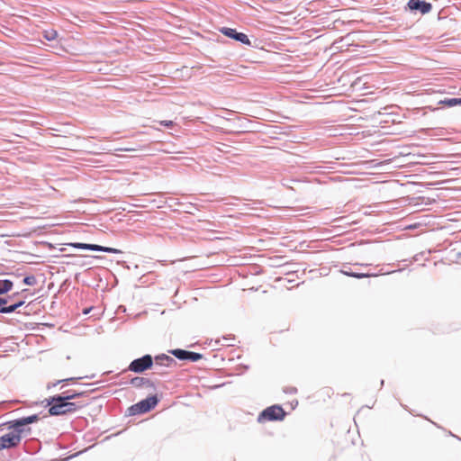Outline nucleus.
<instances>
[{
  "mask_svg": "<svg viewBox=\"0 0 461 461\" xmlns=\"http://www.w3.org/2000/svg\"><path fill=\"white\" fill-rule=\"evenodd\" d=\"M47 405L50 406L49 413L51 416H60L74 413L86 405L79 402H68L59 395H54L47 399Z\"/></svg>",
  "mask_w": 461,
  "mask_h": 461,
  "instance_id": "obj_1",
  "label": "nucleus"
},
{
  "mask_svg": "<svg viewBox=\"0 0 461 461\" xmlns=\"http://www.w3.org/2000/svg\"><path fill=\"white\" fill-rule=\"evenodd\" d=\"M40 420L38 414H32L31 416L23 417L19 419H15L8 421L6 424L8 425L9 429H16L18 432H21L23 435H30L32 432L31 428H26V425L34 423Z\"/></svg>",
  "mask_w": 461,
  "mask_h": 461,
  "instance_id": "obj_2",
  "label": "nucleus"
},
{
  "mask_svg": "<svg viewBox=\"0 0 461 461\" xmlns=\"http://www.w3.org/2000/svg\"><path fill=\"white\" fill-rule=\"evenodd\" d=\"M286 412L281 405H272L263 410L258 415V421L263 420L269 421H280L285 419Z\"/></svg>",
  "mask_w": 461,
  "mask_h": 461,
  "instance_id": "obj_3",
  "label": "nucleus"
},
{
  "mask_svg": "<svg viewBox=\"0 0 461 461\" xmlns=\"http://www.w3.org/2000/svg\"><path fill=\"white\" fill-rule=\"evenodd\" d=\"M153 366V358L150 355L147 354L141 357L136 358L131 362L128 370L134 373H142Z\"/></svg>",
  "mask_w": 461,
  "mask_h": 461,
  "instance_id": "obj_4",
  "label": "nucleus"
},
{
  "mask_svg": "<svg viewBox=\"0 0 461 461\" xmlns=\"http://www.w3.org/2000/svg\"><path fill=\"white\" fill-rule=\"evenodd\" d=\"M23 434L16 429L0 437V450L17 447L22 440Z\"/></svg>",
  "mask_w": 461,
  "mask_h": 461,
  "instance_id": "obj_5",
  "label": "nucleus"
},
{
  "mask_svg": "<svg viewBox=\"0 0 461 461\" xmlns=\"http://www.w3.org/2000/svg\"><path fill=\"white\" fill-rule=\"evenodd\" d=\"M219 32L222 33L224 36L230 38L236 41H239L243 45L251 46V41L249 39V37L243 32H237L233 28L221 27L219 29Z\"/></svg>",
  "mask_w": 461,
  "mask_h": 461,
  "instance_id": "obj_6",
  "label": "nucleus"
},
{
  "mask_svg": "<svg viewBox=\"0 0 461 461\" xmlns=\"http://www.w3.org/2000/svg\"><path fill=\"white\" fill-rule=\"evenodd\" d=\"M170 353L177 359L182 361L197 362L203 358V355L197 352L188 351L185 349L176 348Z\"/></svg>",
  "mask_w": 461,
  "mask_h": 461,
  "instance_id": "obj_7",
  "label": "nucleus"
},
{
  "mask_svg": "<svg viewBox=\"0 0 461 461\" xmlns=\"http://www.w3.org/2000/svg\"><path fill=\"white\" fill-rule=\"evenodd\" d=\"M407 5L411 11H419L422 14L429 13L432 9V5L424 0H409Z\"/></svg>",
  "mask_w": 461,
  "mask_h": 461,
  "instance_id": "obj_8",
  "label": "nucleus"
},
{
  "mask_svg": "<svg viewBox=\"0 0 461 461\" xmlns=\"http://www.w3.org/2000/svg\"><path fill=\"white\" fill-rule=\"evenodd\" d=\"M158 401L159 400L157 395L149 396L146 399L141 400L138 402L140 405L138 408L139 410H140V411H142V413L149 412L153 408H155Z\"/></svg>",
  "mask_w": 461,
  "mask_h": 461,
  "instance_id": "obj_9",
  "label": "nucleus"
},
{
  "mask_svg": "<svg viewBox=\"0 0 461 461\" xmlns=\"http://www.w3.org/2000/svg\"><path fill=\"white\" fill-rule=\"evenodd\" d=\"M154 360H155V369H158V367H167L170 365H172L173 363H175L174 358H172L171 357H169L166 354H161V355L156 356Z\"/></svg>",
  "mask_w": 461,
  "mask_h": 461,
  "instance_id": "obj_10",
  "label": "nucleus"
},
{
  "mask_svg": "<svg viewBox=\"0 0 461 461\" xmlns=\"http://www.w3.org/2000/svg\"><path fill=\"white\" fill-rule=\"evenodd\" d=\"M130 384L136 388H141V387H155L154 383L149 380V378L145 377H133L131 379Z\"/></svg>",
  "mask_w": 461,
  "mask_h": 461,
  "instance_id": "obj_11",
  "label": "nucleus"
},
{
  "mask_svg": "<svg viewBox=\"0 0 461 461\" xmlns=\"http://www.w3.org/2000/svg\"><path fill=\"white\" fill-rule=\"evenodd\" d=\"M340 272L347 276H351V277H355L357 279L378 276V274L353 272L350 270L349 267H348L346 266L343 267V268L340 270Z\"/></svg>",
  "mask_w": 461,
  "mask_h": 461,
  "instance_id": "obj_12",
  "label": "nucleus"
},
{
  "mask_svg": "<svg viewBox=\"0 0 461 461\" xmlns=\"http://www.w3.org/2000/svg\"><path fill=\"white\" fill-rule=\"evenodd\" d=\"M25 302L23 300H19L6 307L0 308V313H12L14 312L18 308L22 307Z\"/></svg>",
  "mask_w": 461,
  "mask_h": 461,
  "instance_id": "obj_13",
  "label": "nucleus"
},
{
  "mask_svg": "<svg viewBox=\"0 0 461 461\" xmlns=\"http://www.w3.org/2000/svg\"><path fill=\"white\" fill-rule=\"evenodd\" d=\"M85 394L84 392H77L74 390H68L64 392L62 394H59L60 398H64L66 401L71 402V400H75L78 397H81Z\"/></svg>",
  "mask_w": 461,
  "mask_h": 461,
  "instance_id": "obj_14",
  "label": "nucleus"
},
{
  "mask_svg": "<svg viewBox=\"0 0 461 461\" xmlns=\"http://www.w3.org/2000/svg\"><path fill=\"white\" fill-rule=\"evenodd\" d=\"M14 287V282L10 279L0 280V295L6 294Z\"/></svg>",
  "mask_w": 461,
  "mask_h": 461,
  "instance_id": "obj_15",
  "label": "nucleus"
},
{
  "mask_svg": "<svg viewBox=\"0 0 461 461\" xmlns=\"http://www.w3.org/2000/svg\"><path fill=\"white\" fill-rule=\"evenodd\" d=\"M438 104L446 105L448 107L461 105V98H459V97L445 98L443 100L438 101Z\"/></svg>",
  "mask_w": 461,
  "mask_h": 461,
  "instance_id": "obj_16",
  "label": "nucleus"
},
{
  "mask_svg": "<svg viewBox=\"0 0 461 461\" xmlns=\"http://www.w3.org/2000/svg\"><path fill=\"white\" fill-rule=\"evenodd\" d=\"M23 283L26 285L33 286L37 284V278L33 275L26 276L23 278Z\"/></svg>",
  "mask_w": 461,
  "mask_h": 461,
  "instance_id": "obj_17",
  "label": "nucleus"
},
{
  "mask_svg": "<svg viewBox=\"0 0 461 461\" xmlns=\"http://www.w3.org/2000/svg\"><path fill=\"white\" fill-rule=\"evenodd\" d=\"M43 37L47 41H50L58 37V32L55 30L44 31Z\"/></svg>",
  "mask_w": 461,
  "mask_h": 461,
  "instance_id": "obj_18",
  "label": "nucleus"
},
{
  "mask_svg": "<svg viewBox=\"0 0 461 461\" xmlns=\"http://www.w3.org/2000/svg\"><path fill=\"white\" fill-rule=\"evenodd\" d=\"M75 378L74 377H70V378H66V379H60V380H57L56 382L54 383H50L47 384V388L48 389H50L51 387H55L57 386L58 384H67L68 382L69 381H73Z\"/></svg>",
  "mask_w": 461,
  "mask_h": 461,
  "instance_id": "obj_19",
  "label": "nucleus"
},
{
  "mask_svg": "<svg viewBox=\"0 0 461 461\" xmlns=\"http://www.w3.org/2000/svg\"><path fill=\"white\" fill-rule=\"evenodd\" d=\"M139 403H135L133 405H131L130 408H129V414L130 415H137V414H141L142 411H140V410H139Z\"/></svg>",
  "mask_w": 461,
  "mask_h": 461,
  "instance_id": "obj_20",
  "label": "nucleus"
},
{
  "mask_svg": "<svg viewBox=\"0 0 461 461\" xmlns=\"http://www.w3.org/2000/svg\"><path fill=\"white\" fill-rule=\"evenodd\" d=\"M70 246H72L75 249L89 250L90 244L75 242V243H71Z\"/></svg>",
  "mask_w": 461,
  "mask_h": 461,
  "instance_id": "obj_21",
  "label": "nucleus"
},
{
  "mask_svg": "<svg viewBox=\"0 0 461 461\" xmlns=\"http://www.w3.org/2000/svg\"><path fill=\"white\" fill-rule=\"evenodd\" d=\"M103 252L111 253V254L122 253V251L120 249H114V248H111V247H104V246Z\"/></svg>",
  "mask_w": 461,
  "mask_h": 461,
  "instance_id": "obj_22",
  "label": "nucleus"
},
{
  "mask_svg": "<svg viewBox=\"0 0 461 461\" xmlns=\"http://www.w3.org/2000/svg\"><path fill=\"white\" fill-rule=\"evenodd\" d=\"M13 296L8 295L6 297H0V308L6 307L7 303L12 299Z\"/></svg>",
  "mask_w": 461,
  "mask_h": 461,
  "instance_id": "obj_23",
  "label": "nucleus"
},
{
  "mask_svg": "<svg viewBox=\"0 0 461 461\" xmlns=\"http://www.w3.org/2000/svg\"><path fill=\"white\" fill-rule=\"evenodd\" d=\"M104 246L97 245V244H90L89 250L91 251H100L103 252Z\"/></svg>",
  "mask_w": 461,
  "mask_h": 461,
  "instance_id": "obj_24",
  "label": "nucleus"
},
{
  "mask_svg": "<svg viewBox=\"0 0 461 461\" xmlns=\"http://www.w3.org/2000/svg\"><path fill=\"white\" fill-rule=\"evenodd\" d=\"M284 392L285 393L293 394V393H295L297 392V389L295 387H289V388L284 389Z\"/></svg>",
  "mask_w": 461,
  "mask_h": 461,
  "instance_id": "obj_25",
  "label": "nucleus"
},
{
  "mask_svg": "<svg viewBox=\"0 0 461 461\" xmlns=\"http://www.w3.org/2000/svg\"><path fill=\"white\" fill-rule=\"evenodd\" d=\"M160 125H163V126H166V127H170L173 125V122L172 121H161L160 122Z\"/></svg>",
  "mask_w": 461,
  "mask_h": 461,
  "instance_id": "obj_26",
  "label": "nucleus"
},
{
  "mask_svg": "<svg viewBox=\"0 0 461 461\" xmlns=\"http://www.w3.org/2000/svg\"><path fill=\"white\" fill-rule=\"evenodd\" d=\"M116 151H133L136 150L134 148H118L115 149Z\"/></svg>",
  "mask_w": 461,
  "mask_h": 461,
  "instance_id": "obj_27",
  "label": "nucleus"
},
{
  "mask_svg": "<svg viewBox=\"0 0 461 461\" xmlns=\"http://www.w3.org/2000/svg\"><path fill=\"white\" fill-rule=\"evenodd\" d=\"M91 309H92L91 307H90V308H86V309H85V310L83 311V313H84V314H88V313L90 312Z\"/></svg>",
  "mask_w": 461,
  "mask_h": 461,
  "instance_id": "obj_28",
  "label": "nucleus"
},
{
  "mask_svg": "<svg viewBox=\"0 0 461 461\" xmlns=\"http://www.w3.org/2000/svg\"><path fill=\"white\" fill-rule=\"evenodd\" d=\"M157 373H158V374H163V373H164V371H162V370H158V371H157Z\"/></svg>",
  "mask_w": 461,
  "mask_h": 461,
  "instance_id": "obj_29",
  "label": "nucleus"
},
{
  "mask_svg": "<svg viewBox=\"0 0 461 461\" xmlns=\"http://www.w3.org/2000/svg\"><path fill=\"white\" fill-rule=\"evenodd\" d=\"M395 271H387L385 274L394 273Z\"/></svg>",
  "mask_w": 461,
  "mask_h": 461,
  "instance_id": "obj_30",
  "label": "nucleus"
}]
</instances>
